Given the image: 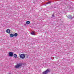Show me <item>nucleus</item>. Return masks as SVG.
I'll use <instances>...</instances> for the list:
<instances>
[{
  "instance_id": "obj_5",
  "label": "nucleus",
  "mask_w": 74,
  "mask_h": 74,
  "mask_svg": "<svg viewBox=\"0 0 74 74\" xmlns=\"http://www.w3.org/2000/svg\"><path fill=\"white\" fill-rule=\"evenodd\" d=\"M6 32L8 33H10V30L9 29H7L6 31Z\"/></svg>"
},
{
  "instance_id": "obj_11",
  "label": "nucleus",
  "mask_w": 74,
  "mask_h": 74,
  "mask_svg": "<svg viewBox=\"0 0 74 74\" xmlns=\"http://www.w3.org/2000/svg\"><path fill=\"white\" fill-rule=\"evenodd\" d=\"M26 23L27 25H29V24H30V21H26Z\"/></svg>"
},
{
  "instance_id": "obj_7",
  "label": "nucleus",
  "mask_w": 74,
  "mask_h": 74,
  "mask_svg": "<svg viewBox=\"0 0 74 74\" xmlns=\"http://www.w3.org/2000/svg\"><path fill=\"white\" fill-rule=\"evenodd\" d=\"M14 34H11L10 35V37H14Z\"/></svg>"
},
{
  "instance_id": "obj_9",
  "label": "nucleus",
  "mask_w": 74,
  "mask_h": 74,
  "mask_svg": "<svg viewBox=\"0 0 74 74\" xmlns=\"http://www.w3.org/2000/svg\"><path fill=\"white\" fill-rule=\"evenodd\" d=\"M14 36H15V37H17V36H18V34L16 33L14 34Z\"/></svg>"
},
{
  "instance_id": "obj_10",
  "label": "nucleus",
  "mask_w": 74,
  "mask_h": 74,
  "mask_svg": "<svg viewBox=\"0 0 74 74\" xmlns=\"http://www.w3.org/2000/svg\"><path fill=\"white\" fill-rule=\"evenodd\" d=\"M67 17H68V18H71V16H70V15L67 16Z\"/></svg>"
},
{
  "instance_id": "obj_13",
  "label": "nucleus",
  "mask_w": 74,
  "mask_h": 74,
  "mask_svg": "<svg viewBox=\"0 0 74 74\" xmlns=\"http://www.w3.org/2000/svg\"><path fill=\"white\" fill-rule=\"evenodd\" d=\"M52 16L53 17V16H54V15L53 14V15H52Z\"/></svg>"
},
{
  "instance_id": "obj_2",
  "label": "nucleus",
  "mask_w": 74,
  "mask_h": 74,
  "mask_svg": "<svg viewBox=\"0 0 74 74\" xmlns=\"http://www.w3.org/2000/svg\"><path fill=\"white\" fill-rule=\"evenodd\" d=\"M25 54H22L20 55V58L21 59H24L25 58Z\"/></svg>"
},
{
  "instance_id": "obj_8",
  "label": "nucleus",
  "mask_w": 74,
  "mask_h": 74,
  "mask_svg": "<svg viewBox=\"0 0 74 74\" xmlns=\"http://www.w3.org/2000/svg\"><path fill=\"white\" fill-rule=\"evenodd\" d=\"M31 34H32V35H34H34H35V33L34 32H31Z\"/></svg>"
},
{
  "instance_id": "obj_6",
  "label": "nucleus",
  "mask_w": 74,
  "mask_h": 74,
  "mask_svg": "<svg viewBox=\"0 0 74 74\" xmlns=\"http://www.w3.org/2000/svg\"><path fill=\"white\" fill-rule=\"evenodd\" d=\"M14 58H16L18 57V56H17V55H16V54H15L14 55Z\"/></svg>"
},
{
  "instance_id": "obj_3",
  "label": "nucleus",
  "mask_w": 74,
  "mask_h": 74,
  "mask_svg": "<svg viewBox=\"0 0 74 74\" xmlns=\"http://www.w3.org/2000/svg\"><path fill=\"white\" fill-rule=\"evenodd\" d=\"M50 69H48L46 70L45 71L43 72V74H48L49 72H50Z\"/></svg>"
},
{
  "instance_id": "obj_1",
  "label": "nucleus",
  "mask_w": 74,
  "mask_h": 74,
  "mask_svg": "<svg viewBox=\"0 0 74 74\" xmlns=\"http://www.w3.org/2000/svg\"><path fill=\"white\" fill-rule=\"evenodd\" d=\"M22 65V64L21 63L18 64L14 66L15 68L16 69H18L19 67H20Z\"/></svg>"
},
{
  "instance_id": "obj_12",
  "label": "nucleus",
  "mask_w": 74,
  "mask_h": 74,
  "mask_svg": "<svg viewBox=\"0 0 74 74\" xmlns=\"http://www.w3.org/2000/svg\"><path fill=\"white\" fill-rule=\"evenodd\" d=\"M51 2H48L47 3V4H51Z\"/></svg>"
},
{
  "instance_id": "obj_4",
  "label": "nucleus",
  "mask_w": 74,
  "mask_h": 74,
  "mask_svg": "<svg viewBox=\"0 0 74 74\" xmlns=\"http://www.w3.org/2000/svg\"><path fill=\"white\" fill-rule=\"evenodd\" d=\"M13 53L12 52H9V56H10L11 57H12L13 55Z\"/></svg>"
}]
</instances>
